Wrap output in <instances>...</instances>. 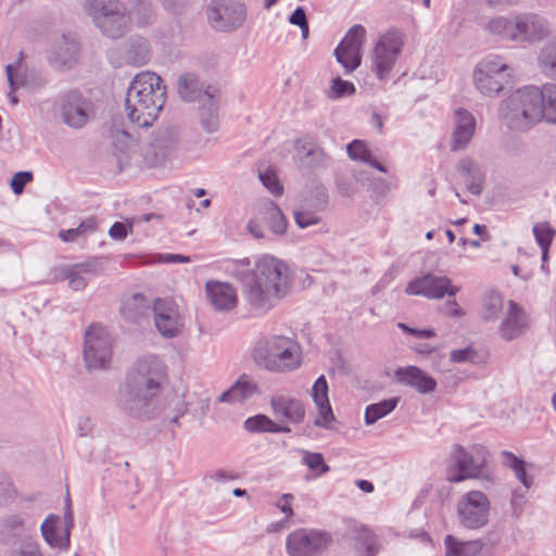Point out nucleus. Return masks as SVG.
Masks as SVG:
<instances>
[{
	"instance_id": "nucleus-52",
	"label": "nucleus",
	"mask_w": 556,
	"mask_h": 556,
	"mask_svg": "<svg viewBox=\"0 0 556 556\" xmlns=\"http://www.w3.org/2000/svg\"><path fill=\"white\" fill-rule=\"evenodd\" d=\"M502 298L497 294L491 295L489 298V302L486 304L484 318L493 319L497 316L500 309L502 308Z\"/></svg>"
},
{
	"instance_id": "nucleus-60",
	"label": "nucleus",
	"mask_w": 556,
	"mask_h": 556,
	"mask_svg": "<svg viewBox=\"0 0 556 556\" xmlns=\"http://www.w3.org/2000/svg\"><path fill=\"white\" fill-rule=\"evenodd\" d=\"M413 334L416 337H419V338H432L435 336V332L433 329H424V330L416 329V332Z\"/></svg>"
},
{
	"instance_id": "nucleus-34",
	"label": "nucleus",
	"mask_w": 556,
	"mask_h": 556,
	"mask_svg": "<svg viewBox=\"0 0 556 556\" xmlns=\"http://www.w3.org/2000/svg\"><path fill=\"white\" fill-rule=\"evenodd\" d=\"M501 455H502L503 465L510 468L515 472L517 479L526 488H530L532 484V481L530 478L527 477L525 462L508 451H503Z\"/></svg>"
},
{
	"instance_id": "nucleus-7",
	"label": "nucleus",
	"mask_w": 556,
	"mask_h": 556,
	"mask_svg": "<svg viewBox=\"0 0 556 556\" xmlns=\"http://www.w3.org/2000/svg\"><path fill=\"white\" fill-rule=\"evenodd\" d=\"M404 46L405 36L399 29L392 28L378 36L370 52V68L378 79L390 76Z\"/></svg>"
},
{
	"instance_id": "nucleus-3",
	"label": "nucleus",
	"mask_w": 556,
	"mask_h": 556,
	"mask_svg": "<svg viewBox=\"0 0 556 556\" xmlns=\"http://www.w3.org/2000/svg\"><path fill=\"white\" fill-rule=\"evenodd\" d=\"M166 87L152 72L136 75L128 88L125 109L129 119L139 127H149L157 119L165 103Z\"/></svg>"
},
{
	"instance_id": "nucleus-37",
	"label": "nucleus",
	"mask_w": 556,
	"mask_h": 556,
	"mask_svg": "<svg viewBox=\"0 0 556 556\" xmlns=\"http://www.w3.org/2000/svg\"><path fill=\"white\" fill-rule=\"evenodd\" d=\"M124 10V7L117 0H90L88 11L92 15L94 22L98 21V15H111L115 12Z\"/></svg>"
},
{
	"instance_id": "nucleus-15",
	"label": "nucleus",
	"mask_w": 556,
	"mask_h": 556,
	"mask_svg": "<svg viewBox=\"0 0 556 556\" xmlns=\"http://www.w3.org/2000/svg\"><path fill=\"white\" fill-rule=\"evenodd\" d=\"M72 526V511H67L64 519L55 515H50L41 525V533L51 547L67 548L70 546V531Z\"/></svg>"
},
{
	"instance_id": "nucleus-61",
	"label": "nucleus",
	"mask_w": 556,
	"mask_h": 556,
	"mask_svg": "<svg viewBox=\"0 0 556 556\" xmlns=\"http://www.w3.org/2000/svg\"><path fill=\"white\" fill-rule=\"evenodd\" d=\"M248 228L251 231V233H253L255 237H258V238L263 237V233H262L260 227L254 222H250L248 224Z\"/></svg>"
},
{
	"instance_id": "nucleus-35",
	"label": "nucleus",
	"mask_w": 556,
	"mask_h": 556,
	"mask_svg": "<svg viewBox=\"0 0 556 556\" xmlns=\"http://www.w3.org/2000/svg\"><path fill=\"white\" fill-rule=\"evenodd\" d=\"M396 399L384 400L369 405L365 410V422L371 425L390 414L396 407Z\"/></svg>"
},
{
	"instance_id": "nucleus-36",
	"label": "nucleus",
	"mask_w": 556,
	"mask_h": 556,
	"mask_svg": "<svg viewBox=\"0 0 556 556\" xmlns=\"http://www.w3.org/2000/svg\"><path fill=\"white\" fill-rule=\"evenodd\" d=\"M178 91L186 101H193L202 94L198 78L192 74H185L179 78Z\"/></svg>"
},
{
	"instance_id": "nucleus-63",
	"label": "nucleus",
	"mask_w": 556,
	"mask_h": 556,
	"mask_svg": "<svg viewBox=\"0 0 556 556\" xmlns=\"http://www.w3.org/2000/svg\"><path fill=\"white\" fill-rule=\"evenodd\" d=\"M399 328H401L402 330H404L405 332L412 334V333H415L416 332V329L415 328H410L408 327L407 325L403 324V323H399Z\"/></svg>"
},
{
	"instance_id": "nucleus-32",
	"label": "nucleus",
	"mask_w": 556,
	"mask_h": 556,
	"mask_svg": "<svg viewBox=\"0 0 556 556\" xmlns=\"http://www.w3.org/2000/svg\"><path fill=\"white\" fill-rule=\"evenodd\" d=\"M351 536L355 540L356 546L365 549L364 556H376L378 553V542L374 532L363 525L355 526Z\"/></svg>"
},
{
	"instance_id": "nucleus-21",
	"label": "nucleus",
	"mask_w": 556,
	"mask_h": 556,
	"mask_svg": "<svg viewBox=\"0 0 556 556\" xmlns=\"http://www.w3.org/2000/svg\"><path fill=\"white\" fill-rule=\"evenodd\" d=\"M529 327L528 316L514 301L508 302V313L500 327L501 336L505 340H513L521 336Z\"/></svg>"
},
{
	"instance_id": "nucleus-64",
	"label": "nucleus",
	"mask_w": 556,
	"mask_h": 556,
	"mask_svg": "<svg viewBox=\"0 0 556 556\" xmlns=\"http://www.w3.org/2000/svg\"><path fill=\"white\" fill-rule=\"evenodd\" d=\"M485 231V226H482V225H479V224H476L473 226V232L477 233V235H481Z\"/></svg>"
},
{
	"instance_id": "nucleus-50",
	"label": "nucleus",
	"mask_w": 556,
	"mask_h": 556,
	"mask_svg": "<svg viewBox=\"0 0 556 556\" xmlns=\"http://www.w3.org/2000/svg\"><path fill=\"white\" fill-rule=\"evenodd\" d=\"M289 22L301 28L302 36L306 38L308 36V23L306 14L302 8H298L290 16Z\"/></svg>"
},
{
	"instance_id": "nucleus-40",
	"label": "nucleus",
	"mask_w": 556,
	"mask_h": 556,
	"mask_svg": "<svg viewBox=\"0 0 556 556\" xmlns=\"http://www.w3.org/2000/svg\"><path fill=\"white\" fill-rule=\"evenodd\" d=\"M125 59L130 65L139 66L146 64L149 59V49L146 40H140L132 50H128Z\"/></svg>"
},
{
	"instance_id": "nucleus-33",
	"label": "nucleus",
	"mask_w": 556,
	"mask_h": 556,
	"mask_svg": "<svg viewBox=\"0 0 556 556\" xmlns=\"http://www.w3.org/2000/svg\"><path fill=\"white\" fill-rule=\"evenodd\" d=\"M533 236L535 238L536 243L542 250V261L543 264L547 262L548 258V249L553 241L555 230L552 226L546 222L536 223L533 226ZM544 267V265H542Z\"/></svg>"
},
{
	"instance_id": "nucleus-4",
	"label": "nucleus",
	"mask_w": 556,
	"mask_h": 556,
	"mask_svg": "<svg viewBox=\"0 0 556 556\" xmlns=\"http://www.w3.org/2000/svg\"><path fill=\"white\" fill-rule=\"evenodd\" d=\"M166 380L162 362L150 356L138 361L128 372L125 386L119 390V402L130 415L140 416L139 410L147 403L148 396L156 394Z\"/></svg>"
},
{
	"instance_id": "nucleus-30",
	"label": "nucleus",
	"mask_w": 556,
	"mask_h": 556,
	"mask_svg": "<svg viewBox=\"0 0 556 556\" xmlns=\"http://www.w3.org/2000/svg\"><path fill=\"white\" fill-rule=\"evenodd\" d=\"M346 152L353 161H359L377 168L381 173H386V168L374 157L368 144L359 139L353 140L346 147Z\"/></svg>"
},
{
	"instance_id": "nucleus-17",
	"label": "nucleus",
	"mask_w": 556,
	"mask_h": 556,
	"mask_svg": "<svg viewBox=\"0 0 556 556\" xmlns=\"http://www.w3.org/2000/svg\"><path fill=\"white\" fill-rule=\"evenodd\" d=\"M154 321L159 331L164 337H175L178 334L179 315L177 306L172 300L157 299L154 302Z\"/></svg>"
},
{
	"instance_id": "nucleus-49",
	"label": "nucleus",
	"mask_w": 556,
	"mask_h": 556,
	"mask_svg": "<svg viewBox=\"0 0 556 556\" xmlns=\"http://www.w3.org/2000/svg\"><path fill=\"white\" fill-rule=\"evenodd\" d=\"M294 219L301 228H305L319 223V216L309 211H299L294 213Z\"/></svg>"
},
{
	"instance_id": "nucleus-10",
	"label": "nucleus",
	"mask_w": 556,
	"mask_h": 556,
	"mask_svg": "<svg viewBox=\"0 0 556 556\" xmlns=\"http://www.w3.org/2000/svg\"><path fill=\"white\" fill-rule=\"evenodd\" d=\"M331 536L325 531L299 529L287 538V551L290 556H316L328 548Z\"/></svg>"
},
{
	"instance_id": "nucleus-51",
	"label": "nucleus",
	"mask_w": 556,
	"mask_h": 556,
	"mask_svg": "<svg viewBox=\"0 0 556 556\" xmlns=\"http://www.w3.org/2000/svg\"><path fill=\"white\" fill-rule=\"evenodd\" d=\"M132 230V223L128 222L127 224L116 222L114 223L110 230L109 235L111 238L115 240H123L127 237L128 232Z\"/></svg>"
},
{
	"instance_id": "nucleus-26",
	"label": "nucleus",
	"mask_w": 556,
	"mask_h": 556,
	"mask_svg": "<svg viewBox=\"0 0 556 556\" xmlns=\"http://www.w3.org/2000/svg\"><path fill=\"white\" fill-rule=\"evenodd\" d=\"M257 391V384L253 382L248 376H242L229 390L220 395L219 401L242 402L253 396Z\"/></svg>"
},
{
	"instance_id": "nucleus-23",
	"label": "nucleus",
	"mask_w": 556,
	"mask_h": 556,
	"mask_svg": "<svg viewBox=\"0 0 556 556\" xmlns=\"http://www.w3.org/2000/svg\"><path fill=\"white\" fill-rule=\"evenodd\" d=\"M476 122L473 116L465 111H456V128L453 132L452 150L457 151L465 148L471 140L475 132Z\"/></svg>"
},
{
	"instance_id": "nucleus-9",
	"label": "nucleus",
	"mask_w": 556,
	"mask_h": 556,
	"mask_svg": "<svg viewBox=\"0 0 556 556\" xmlns=\"http://www.w3.org/2000/svg\"><path fill=\"white\" fill-rule=\"evenodd\" d=\"M112 341L105 329L92 324L86 331L84 357L89 369L105 368L112 357Z\"/></svg>"
},
{
	"instance_id": "nucleus-27",
	"label": "nucleus",
	"mask_w": 556,
	"mask_h": 556,
	"mask_svg": "<svg viewBox=\"0 0 556 556\" xmlns=\"http://www.w3.org/2000/svg\"><path fill=\"white\" fill-rule=\"evenodd\" d=\"M446 556H477L483 548L480 540L457 541L453 535H446L444 540Z\"/></svg>"
},
{
	"instance_id": "nucleus-20",
	"label": "nucleus",
	"mask_w": 556,
	"mask_h": 556,
	"mask_svg": "<svg viewBox=\"0 0 556 556\" xmlns=\"http://www.w3.org/2000/svg\"><path fill=\"white\" fill-rule=\"evenodd\" d=\"M518 15V42H538L548 34L547 22L538 14L525 13Z\"/></svg>"
},
{
	"instance_id": "nucleus-47",
	"label": "nucleus",
	"mask_w": 556,
	"mask_h": 556,
	"mask_svg": "<svg viewBox=\"0 0 556 556\" xmlns=\"http://www.w3.org/2000/svg\"><path fill=\"white\" fill-rule=\"evenodd\" d=\"M33 179V175L29 172H18L16 173L11 180V188L15 194H21L24 190V187L30 182Z\"/></svg>"
},
{
	"instance_id": "nucleus-8",
	"label": "nucleus",
	"mask_w": 556,
	"mask_h": 556,
	"mask_svg": "<svg viewBox=\"0 0 556 556\" xmlns=\"http://www.w3.org/2000/svg\"><path fill=\"white\" fill-rule=\"evenodd\" d=\"M513 80V70L500 56L482 60L473 76L477 89L486 96L500 93Z\"/></svg>"
},
{
	"instance_id": "nucleus-53",
	"label": "nucleus",
	"mask_w": 556,
	"mask_h": 556,
	"mask_svg": "<svg viewBox=\"0 0 556 556\" xmlns=\"http://www.w3.org/2000/svg\"><path fill=\"white\" fill-rule=\"evenodd\" d=\"M440 312L448 317H463L465 315L464 309H462L458 303L455 300L447 301L440 308Z\"/></svg>"
},
{
	"instance_id": "nucleus-13",
	"label": "nucleus",
	"mask_w": 556,
	"mask_h": 556,
	"mask_svg": "<svg viewBox=\"0 0 556 556\" xmlns=\"http://www.w3.org/2000/svg\"><path fill=\"white\" fill-rule=\"evenodd\" d=\"M459 288L452 283L446 276L427 274L413 279L405 289L408 295H421L427 299H442L444 295L454 296Z\"/></svg>"
},
{
	"instance_id": "nucleus-46",
	"label": "nucleus",
	"mask_w": 556,
	"mask_h": 556,
	"mask_svg": "<svg viewBox=\"0 0 556 556\" xmlns=\"http://www.w3.org/2000/svg\"><path fill=\"white\" fill-rule=\"evenodd\" d=\"M260 179L263 185L270 191L274 195H281L283 188L280 185L277 175L274 170L267 169L264 173L260 174Z\"/></svg>"
},
{
	"instance_id": "nucleus-24",
	"label": "nucleus",
	"mask_w": 556,
	"mask_h": 556,
	"mask_svg": "<svg viewBox=\"0 0 556 556\" xmlns=\"http://www.w3.org/2000/svg\"><path fill=\"white\" fill-rule=\"evenodd\" d=\"M518 15L513 18L497 16L490 20L486 29L502 40L518 42Z\"/></svg>"
},
{
	"instance_id": "nucleus-1",
	"label": "nucleus",
	"mask_w": 556,
	"mask_h": 556,
	"mask_svg": "<svg viewBox=\"0 0 556 556\" xmlns=\"http://www.w3.org/2000/svg\"><path fill=\"white\" fill-rule=\"evenodd\" d=\"M290 283L289 265L276 256L262 255L243 279V300L251 311L265 313L288 293Z\"/></svg>"
},
{
	"instance_id": "nucleus-41",
	"label": "nucleus",
	"mask_w": 556,
	"mask_h": 556,
	"mask_svg": "<svg viewBox=\"0 0 556 556\" xmlns=\"http://www.w3.org/2000/svg\"><path fill=\"white\" fill-rule=\"evenodd\" d=\"M146 311L147 307L143 305V298L138 294L134 295L122 308L123 315L129 320L136 319L138 315H143Z\"/></svg>"
},
{
	"instance_id": "nucleus-14",
	"label": "nucleus",
	"mask_w": 556,
	"mask_h": 556,
	"mask_svg": "<svg viewBox=\"0 0 556 556\" xmlns=\"http://www.w3.org/2000/svg\"><path fill=\"white\" fill-rule=\"evenodd\" d=\"M207 18L214 28L230 30L243 23L245 10L241 3L232 0L217 2L208 9Z\"/></svg>"
},
{
	"instance_id": "nucleus-57",
	"label": "nucleus",
	"mask_w": 556,
	"mask_h": 556,
	"mask_svg": "<svg viewBox=\"0 0 556 556\" xmlns=\"http://www.w3.org/2000/svg\"><path fill=\"white\" fill-rule=\"evenodd\" d=\"M295 148L298 150L302 149L303 151H306V154L309 155L314 151L315 143L313 141H302V140H299V141H296Z\"/></svg>"
},
{
	"instance_id": "nucleus-55",
	"label": "nucleus",
	"mask_w": 556,
	"mask_h": 556,
	"mask_svg": "<svg viewBox=\"0 0 556 556\" xmlns=\"http://www.w3.org/2000/svg\"><path fill=\"white\" fill-rule=\"evenodd\" d=\"M15 556H42L38 544L34 542H27L23 544L21 549L15 554Z\"/></svg>"
},
{
	"instance_id": "nucleus-6",
	"label": "nucleus",
	"mask_w": 556,
	"mask_h": 556,
	"mask_svg": "<svg viewBox=\"0 0 556 556\" xmlns=\"http://www.w3.org/2000/svg\"><path fill=\"white\" fill-rule=\"evenodd\" d=\"M490 453L483 445H472L466 451L455 445L446 468V480L458 483L467 479L481 478L488 465Z\"/></svg>"
},
{
	"instance_id": "nucleus-59",
	"label": "nucleus",
	"mask_w": 556,
	"mask_h": 556,
	"mask_svg": "<svg viewBox=\"0 0 556 556\" xmlns=\"http://www.w3.org/2000/svg\"><path fill=\"white\" fill-rule=\"evenodd\" d=\"M356 484L364 492L371 493L374 491V484L367 480H358Z\"/></svg>"
},
{
	"instance_id": "nucleus-29",
	"label": "nucleus",
	"mask_w": 556,
	"mask_h": 556,
	"mask_svg": "<svg viewBox=\"0 0 556 556\" xmlns=\"http://www.w3.org/2000/svg\"><path fill=\"white\" fill-rule=\"evenodd\" d=\"M64 122L72 127H81L87 122V114L80 97L73 96L63 105Z\"/></svg>"
},
{
	"instance_id": "nucleus-43",
	"label": "nucleus",
	"mask_w": 556,
	"mask_h": 556,
	"mask_svg": "<svg viewBox=\"0 0 556 556\" xmlns=\"http://www.w3.org/2000/svg\"><path fill=\"white\" fill-rule=\"evenodd\" d=\"M7 76L11 87V92L9 93L10 101L13 105L17 103V99L14 96V91L20 87L25 85V77L17 74V68L13 65L9 64L7 66Z\"/></svg>"
},
{
	"instance_id": "nucleus-5",
	"label": "nucleus",
	"mask_w": 556,
	"mask_h": 556,
	"mask_svg": "<svg viewBox=\"0 0 556 556\" xmlns=\"http://www.w3.org/2000/svg\"><path fill=\"white\" fill-rule=\"evenodd\" d=\"M252 358L257 366L271 372H287L301 366L300 345L289 337L269 336L256 341Z\"/></svg>"
},
{
	"instance_id": "nucleus-22",
	"label": "nucleus",
	"mask_w": 556,
	"mask_h": 556,
	"mask_svg": "<svg viewBox=\"0 0 556 556\" xmlns=\"http://www.w3.org/2000/svg\"><path fill=\"white\" fill-rule=\"evenodd\" d=\"M397 380L416 389L419 393H430L437 388V381L416 366L399 368L395 372Z\"/></svg>"
},
{
	"instance_id": "nucleus-11",
	"label": "nucleus",
	"mask_w": 556,
	"mask_h": 556,
	"mask_svg": "<svg viewBox=\"0 0 556 556\" xmlns=\"http://www.w3.org/2000/svg\"><path fill=\"white\" fill-rule=\"evenodd\" d=\"M490 501L481 491H470L458 502L457 514L460 523L468 529H479L486 525Z\"/></svg>"
},
{
	"instance_id": "nucleus-58",
	"label": "nucleus",
	"mask_w": 556,
	"mask_h": 556,
	"mask_svg": "<svg viewBox=\"0 0 556 556\" xmlns=\"http://www.w3.org/2000/svg\"><path fill=\"white\" fill-rule=\"evenodd\" d=\"M544 62L551 67L553 75L556 76V48L551 50L548 58Z\"/></svg>"
},
{
	"instance_id": "nucleus-18",
	"label": "nucleus",
	"mask_w": 556,
	"mask_h": 556,
	"mask_svg": "<svg viewBox=\"0 0 556 556\" xmlns=\"http://www.w3.org/2000/svg\"><path fill=\"white\" fill-rule=\"evenodd\" d=\"M328 382L324 375L317 378L311 390L312 400L318 412L314 424L324 428H330L334 421V415L328 397Z\"/></svg>"
},
{
	"instance_id": "nucleus-54",
	"label": "nucleus",
	"mask_w": 556,
	"mask_h": 556,
	"mask_svg": "<svg viewBox=\"0 0 556 556\" xmlns=\"http://www.w3.org/2000/svg\"><path fill=\"white\" fill-rule=\"evenodd\" d=\"M292 501L293 496L290 494H283L281 498L277 503V507L287 515V517H291L293 515L292 509Z\"/></svg>"
},
{
	"instance_id": "nucleus-48",
	"label": "nucleus",
	"mask_w": 556,
	"mask_h": 556,
	"mask_svg": "<svg viewBox=\"0 0 556 556\" xmlns=\"http://www.w3.org/2000/svg\"><path fill=\"white\" fill-rule=\"evenodd\" d=\"M451 361L454 363L475 362L478 358V353L470 346L459 350H453L450 354Z\"/></svg>"
},
{
	"instance_id": "nucleus-38",
	"label": "nucleus",
	"mask_w": 556,
	"mask_h": 556,
	"mask_svg": "<svg viewBox=\"0 0 556 556\" xmlns=\"http://www.w3.org/2000/svg\"><path fill=\"white\" fill-rule=\"evenodd\" d=\"M96 227V220L90 218L88 220L81 222L77 228L61 230L59 232V237L64 242H73L76 241L78 237L87 232L94 231Z\"/></svg>"
},
{
	"instance_id": "nucleus-62",
	"label": "nucleus",
	"mask_w": 556,
	"mask_h": 556,
	"mask_svg": "<svg viewBox=\"0 0 556 556\" xmlns=\"http://www.w3.org/2000/svg\"><path fill=\"white\" fill-rule=\"evenodd\" d=\"M491 5L514 4L517 0H486Z\"/></svg>"
},
{
	"instance_id": "nucleus-45",
	"label": "nucleus",
	"mask_w": 556,
	"mask_h": 556,
	"mask_svg": "<svg viewBox=\"0 0 556 556\" xmlns=\"http://www.w3.org/2000/svg\"><path fill=\"white\" fill-rule=\"evenodd\" d=\"M266 215L270 220V228L275 233H283L286 231L287 222L278 207H269L266 211Z\"/></svg>"
},
{
	"instance_id": "nucleus-25",
	"label": "nucleus",
	"mask_w": 556,
	"mask_h": 556,
	"mask_svg": "<svg viewBox=\"0 0 556 556\" xmlns=\"http://www.w3.org/2000/svg\"><path fill=\"white\" fill-rule=\"evenodd\" d=\"M124 10L115 12L111 15H98L97 26L104 35L111 38H118L127 29L129 18L124 14Z\"/></svg>"
},
{
	"instance_id": "nucleus-42",
	"label": "nucleus",
	"mask_w": 556,
	"mask_h": 556,
	"mask_svg": "<svg viewBox=\"0 0 556 556\" xmlns=\"http://www.w3.org/2000/svg\"><path fill=\"white\" fill-rule=\"evenodd\" d=\"M303 463L318 476L329 471V466L320 453L304 452Z\"/></svg>"
},
{
	"instance_id": "nucleus-39",
	"label": "nucleus",
	"mask_w": 556,
	"mask_h": 556,
	"mask_svg": "<svg viewBox=\"0 0 556 556\" xmlns=\"http://www.w3.org/2000/svg\"><path fill=\"white\" fill-rule=\"evenodd\" d=\"M90 271V266L87 264H79L71 268L66 274L70 287L75 291L84 289L86 287V280L81 274Z\"/></svg>"
},
{
	"instance_id": "nucleus-16",
	"label": "nucleus",
	"mask_w": 556,
	"mask_h": 556,
	"mask_svg": "<svg viewBox=\"0 0 556 556\" xmlns=\"http://www.w3.org/2000/svg\"><path fill=\"white\" fill-rule=\"evenodd\" d=\"M273 414L281 421L289 424H300L305 417L304 403L291 395H275L270 400Z\"/></svg>"
},
{
	"instance_id": "nucleus-19",
	"label": "nucleus",
	"mask_w": 556,
	"mask_h": 556,
	"mask_svg": "<svg viewBox=\"0 0 556 556\" xmlns=\"http://www.w3.org/2000/svg\"><path fill=\"white\" fill-rule=\"evenodd\" d=\"M206 298L216 311H230L238 304L236 288L228 282L208 280L205 283Z\"/></svg>"
},
{
	"instance_id": "nucleus-12",
	"label": "nucleus",
	"mask_w": 556,
	"mask_h": 556,
	"mask_svg": "<svg viewBox=\"0 0 556 556\" xmlns=\"http://www.w3.org/2000/svg\"><path fill=\"white\" fill-rule=\"evenodd\" d=\"M366 36L367 30L363 25H353L336 48V59L344 68L345 73H352L361 65L362 49Z\"/></svg>"
},
{
	"instance_id": "nucleus-56",
	"label": "nucleus",
	"mask_w": 556,
	"mask_h": 556,
	"mask_svg": "<svg viewBox=\"0 0 556 556\" xmlns=\"http://www.w3.org/2000/svg\"><path fill=\"white\" fill-rule=\"evenodd\" d=\"M162 261L165 262V263H187V262H190V257L189 256H184V255H180V254H164L162 256Z\"/></svg>"
},
{
	"instance_id": "nucleus-31",
	"label": "nucleus",
	"mask_w": 556,
	"mask_h": 556,
	"mask_svg": "<svg viewBox=\"0 0 556 556\" xmlns=\"http://www.w3.org/2000/svg\"><path fill=\"white\" fill-rule=\"evenodd\" d=\"M244 428L250 432H290V428L274 421L268 416L258 414L244 421Z\"/></svg>"
},
{
	"instance_id": "nucleus-44",
	"label": "nucleus",
	"mask_w": 556,
	"mask_h": 556,
	"mask_svg": "<svg viewBox=\"0 0 556 556\" xmlns=\"http://www.w3.org/2000/svg\"><path fill=\"white\" fill-rule=\"evenodd\" d=\"M355 86L348 80H343L340 77L332 79L330 97L342 98L355 93Z\"/></svg>"
},
{
	"instance_id": "nucleus-2",
	"label": "nucleus",
	"mask_w": 556,
	"mask_h": 556,
	"mask_svg": "<svg viewBox=\"0 0 556 556\" xmlns=\"http://www.w3.org/2000/svg\"><path fill=\"white\" fill-rule=\"evenodd\" d=\"M501 111L511 128L527 129L542 121L556 123V85L519 88L503 102Z\"/></svg>"
},
{
	"instance_id": "nucleus-28",
	"label": "nucleus",
	"mask_w": 556,
	"mask_h": 556,
	"mask_svg": "<svg viewBox=\"0 0 556 556\" xmlns=\"http://www.w3.org/2000/svg\"><path fill=\"white\" fill-rule=\"evenodd\" d=\"M458 172L467 189L473 194H479L482 190L483 178L473 162L469 159L462 160L458 164Z\"/></svg>"
}]
</instances>
